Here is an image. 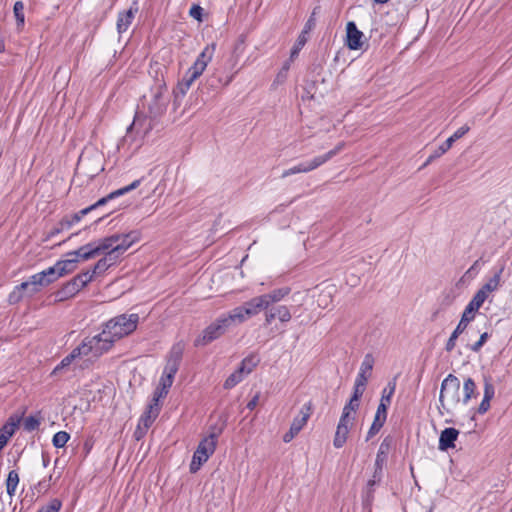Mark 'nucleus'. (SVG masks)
I'll use <instances>...</instances> for the list:
<instances>
[{
	"mask_svg": "<svg viewBox=\"0 0 512 512\" xmlns=\"http://www.w3.org/2000/svg\"><path fill=\"white\" fill-rule=\"evenodd\" d=\"M31 277V284H33L32 292L38 293L40 290L44 287H47L49 284V280L45 278V274H42V272L36 273Z\"/></svg>",
	"mask_w": 512,
	"mask_h": 512,
	"instance_id": "e433bc0d",
	"label": "nucleus"
},
{
	"mask_svg": "<svg viewBox=\"0 0 512 512\" xmlns=\"http://www.w3.org/2000/svg\"><path fill=\"white\" fill-rule=\"evenodd\" d=\"M152 92L153 96L148 104V116L151 120H155L161 117L167 109L168 98L165 96V93L167 92L166 85L159 84L152 90Z\"/></svg>",
	"mask_w": 512,
	"mask_h": 512,
	"instance_id": "0eeeda50",
	"label": "nucleus"
},
{
	"mask_svg": "<svg viewBox=\"0 0 512 512\" xmlns=\"http://www.w3.org/2000/svg\"><path fill=\"white\" fill-rule=\"evenodd\" d=\"M392 442L393 439L390 436H387L383 439L376 455L375 464L385 465Z\"/></svg>",
	"mask_w": 512,
	"mask_h": 512,
	"instance_id": "bb28decb",
	"label": "nucleus"
},
{
	"mask_svg": "<svg viewBox=\"0 0 512 512\" xmlns=\"http://www.w3.org/2000/svg\"><path fill=\"white\" fill-rule=\"evenodd\" d=\"M140 183H141V179H137V180L133 181L130 185L120 188L118 190H115V191L111 192L110 194H108L107 196L102 197L97 202L92 204L94 209L105 205L108 201H110L112 199H115L119 196H122V195L136 189L140 185Z\"/></svg>",
	"mask_w": 512,
	"mask_h": 512,
	"instance_id": "a211bd4d",
	"label": "nucleus"
},
{
	"mask_svg": "<svg viewBox=\"0 0 512 512\" xmlns=\"http://www.w3.org/2000/svg\"><path fill=\"white\" fill-rule=\"evenodd\" d=\"M355 420L354 414H348L347 412H342V415L340 417V420L338 424H344L349 426V424H353V421Z\"/></svg>",
	"mask_w": 512,
	"mask_h": 512,
	"instance_id": "338daca9",
	"label": "nucleus"
},
{
	"mask_svg": "<svg viewBox=\"0 0 512 512\" xmlns=\"http://www.w3.org/2000/svg\"><path fill=\"white\" fill-rule=\"evenodd\" d=\"M267 308L268 307L262 295H259L244 302L242 305L233 308L229 312L238 325L244 323L249 318L258 315L261 311L266 312Z\"/></svg>",
	"mask_w": 512,
	"mask_h": 512,
	"instance_id": "39448f33",
	"label": "nucleus"
},
{
	"mask_svg": "<svg viewBox=\"0 0 512 512\" xmlns=\"http://www.w3.org/2000/svg\"><path fill=\"white\" fill-rule=\"evenodd\" d=\"M488 298L487 294H485L484 291H481L480 289L475 293L473 298L470 300L468 305L465 307L464 311L467 312V314H471L475 317V313L480 309V307L483 305L485 300Z\"/></svg>",
	"mask_w": 512,
	"mask_h": 512,
	"instance_id": "393cba45",
	"label": "nucleus"
},
{
	"mask_svg": "<svg viewBox=\"0 0 512 512\" xmlns=\"http://www.w3.org/2000/svg\"><path fill=\"white\" fill-rule=\"evenodd\" d=\"M172 384L173 382L167 381V379L162 376L159 381V385L153 392V399L151 403L159 404V400L168 394L169 388L172 386Z\"/></svg>",
	"mask_w": 512,
	"mask_h": 512,
	"instance_id": "cd10ccee",
	"label": "nucleus"
},
{
	"mask_svg": "<svg viewBox=\"0 0 512 512\" xmlns=\"http://www.w3.org/2000/svg\"><path fill=\"white\" fill-rule=\"evenodd\" d=\"M92 210H94L93 205L86 207V208L72 214L71 216H72L73 220L75 221V223H78L85 215H87Z\"/></svg>",
	"mask_w": 512,
	"mask_h": 512,
	"instance_id": "69168bd1",
	"label": "nucleus"
},
{
	"mask_svg": "<svg viewBox=\"0 0 512 512\" xmlns=\"http://www.w3.org/2000/svg\"><path fill=\"white\" fill-rule=\"evenodd\" d=\"M234 76L235 73L225 74V77H216L213 74H211L206 79L205 87L213 91H217L229 85L232 82Z\"/></svg>",
	"mask_w": 512,
	"mask_h": 512,
	"instance_id": "412c9836",
	"label": "nucleus"
},
{
	"mask_svg": "<svg viewBox=\"0 0 512 512\" xmlns=\"http://www.w3.org/2000/svg\"><path fill=\"white\" fill-rule=\"evenodd\" d=\"M237 325L230 312L222 314L208 325L194 340V346H206L223 336L232 326Z\"/></svg>",
	"mask_w": 512,
	"mask_h": 512,
	"instance_id": "f257e3e1",
	"label": "nucleus"
},
{
	"mask_svg": "<svg viewBox=\"0 0 512 512\" xmlns=\"http://www.w3.org/2000/svg\"><path fill=\"white\" fill-rule=\"evenodd\" d=\"M453 145L452 139H447L445 142H443L440 146H438L434 151V157H441L443 154H445Z\"/></svg>",
	"mask_w": 512,
	"mask_h": 512,
	"instance_id": "4d7b16f0",
	"label": "nucleus"
},
{
	"mask_svg": "<svg viewBox=\"0 0 512 512\" xmlns=\"http://www.w3.org/2000/svg\"><path fill=\"white\" fill-rule=\"evenodd\" d=\"M77 263H78L77 258L59 260L56 262L57 270H59L60 275L64 276V275L72 272L76 268Z\"/></svg>",
	"mask_w": 512,
	"mask_h": 512,
	"instance_id": "f704fd0d",
	"label": "nucleus"
},
{
	"mask_svg": "<svg viewBox=\"0 0 512 512\" xmlns=\"http://www.w3.org/2000/svg\"><path fill=\"white\" fill-rule=\"evenodd\" d=\"M364 34L360 31L355 22L349 21L346 25V46L351 50H359L362 48Z\"/></svg>",
	"mask_w": 512,
	"mask_h": 512,
	"instance_id": "f8f14e48",
	"label": "nucleus"
},
{
	"mask_svg": "<svg viewBox=\"0 0 512 512\" xmlns=\"http://www.w3.org/2000/svg\"><path fill=\"white\" fill-rule=\"evenodd\" d=\"M14 16L17 22V28L21 30L25 24V15H24V4L22 1H16L13 7Z\"/></svg>",
	"mask_w": 512,
	"mask_h": 512,
	"instance_id": "58836bf2",
	"label": "nucleus"
},
{
	"mask_svg": "<svg viewBox=\"0 0 512 512\" xmlns=\"http://www.w3.org/2000/svg\"><path fill=\"white\" fill-rule=\"evenodd\" d=\"M42 274H45V278L49 280V284L57 281L62 275L59 274V270H57V264L55 263L54 266L49 267L46 270L41 271Z\"/></svg>",
	"mask_w": 512,
	"mask_h": 512,
	"instance_id": "3c124183",
	"label": "nucleus"
},
{
	"mask_svg": "<svg viewBox=\"0 0 512 512\" xmlns=\"http://www.w3.org/2000/svg\"><path fill=\"white\" fill-rule=\"evenodd\" d=\"M75 224L71 215L64 216L46 235L44 241L62 233L64 230L70 229Z\"/></svg>",
	"mask_w": 512,
	"mask_h": 512,
	"instance_id": "b1692460",
	"label": "nucleus"
},
{
	"mask_svg": "<svg viewBox=\"0 0 512 512\" xmlns=\"http://www.w3.org/2000/svg\"><path fill=\"white\" fill-rule=\"evenodd\" d=\"M439 402L442 408L448 413L456 407L462 399L460 398V380L453 374H449L441 383Z\"/></svg>",
	"mask_w": 512,
	"mask_h": 512,
	"instance_id": "f03ea898",
	"label": "nucleus"
},
{
	"mask_svg": "<svg viewBox=\"0 0 512 512\" xmlns=\"http://www.w3.org/2000/svg\"><path fill=\"white\" fill-rule=\"evenodd\" d=\"M93 279V274H90V271H85L82 273H79L75 277H73L71 280L75 281V284H77L79 290H81L83 287H85L89 282H91Z\"/></svg>",
	"mask_w": 512,
	"mask_h": 512,
	"instance_id": "79ce46f5",
	"label": "nucleus"
},
{
	"mask_svg": "<svg viewBox=\"0 0 512 512\" xmlns=\"http://www.w3.org/2000/svg\"><path fill=\"white\" fill-rule=\"evenodd\" d=\"M504 271V267H501L498 271L495 272L493 277H491L482 287L480 288L481 291H484L487 296L489 293L495 291L500 286V280L501 275Z\"/></svg>",
	"mask_w": 512,
	"mask_h": 512,
	"instance_id": "c85d7f7f",
	"label": "nucleus"
},
{
	"mask_svg": "<svg viewBox=\"0 0 512 512\" xmlns=\"http://www.w3.org/2000/svg\"><path fill=\"white\" fill-rule=\"evenodd\" d=\"M139 315L136 313L132 314H121L110 319L105 324L107 333H110L114 339L119 340L125 336L133 333L138 325Z\"/></svg>",
	"mask_w": 512,
	"mask_h": 512,
	"instance_id": "7ed1b4c3",
	"label": "nucleus"
},
{
	"mask_svg": "<svg viewBox=\"0 0 512 512\" xmlns=\"http://www.w3.org/2000/svg\"><path fill=\"white\" fill-rule=\"evenodd\" d=\"M138 12L137 2L134 1L133 5L127 10L118 14L117 18V31L122 34L127 31L131 25L135 14Z\"/></svg>",
	"mask_w": 512,
	"mask_h": 512,
	"instance_id": "dca6fc26",
	"label": "nucleus"
},
{
	"mask_svg": "<svg viewBox=\"0 0 512 512\" xmlns=\"http://www.w3.org/2000/svg\"><path fill=\"white\" fill-rule=\"evenodd\" d=\"M24 296V293L18 290V288L15 286L13 291L8 296V302L10 304H17L23 299Z\"/></svg>",
	"mask_w": 512,
	"mask_h": 512,
	"instance_id": "680f3d73",
	"label": "nucleus"
},
{
	"mask_svg": "<svg viewBox=\"0 0 512 512\" xmlns=\"http://www.w3.org/2000/svg\"><path fill=\"white\" fill-rule=\"evenodd\" d=\"M315 12L311 14L309 19L306 21L305 26L301 33H304L305 35L308 34L314 27H315Z\"/></svg>",
	"mask_w": 512,
	"mask_h": 512,
	"instance_id": "774afa93",
	"label": "nucleus"
},
{
	"mask_svg": "<svg viewBox=\"0 0 512 512\" xmlns=\"http://www.w3.org/2000/svg\"><path fill=\"white\" fill-rule=\"evenodd\" d=\"M73 361V355H67L64 357L61 362L53 369L51 372V376H56L60 373L62 369L69 366Z\"/></svg>",
	"mask_w": 512,
	"mask_h": 512,
	"instance_id": "6e6d98bb",
	"label": "nucleus"
},
{
	"mask_svg": "<svg viewBox=\"0 0 512 512\" xmlns=\"http://www.w3.org/2000/svg\"><path fill=\"white\" fill-rule=\"evenodd\" d=\"M160 413V406L156 403H150L147 410L141 415L138 424L143 426V429H149L155 419Z\"/></svg>",
	"mask_w": 512,
	"mask_h": 512,
	"instance_id": "6ab92c4d",
	"label": "nucleus"
},
{
	"mask_svg": "<svg viewBox=\"0 0 512 512\" xmlns=\"http://www.w3.org/2000/svg\"><path fill=\"white\" fill-rule=\"evenodd\" d=\"M194 80H190L188 76L184 75L182 80L178 83L176 90H174L175 96L178 97V95L184 96Z\"/></svg>",
	"mask_w": 512,
	"mask_h": 512,
	"instance_id": "de8ad7c7",
	"label": "nucleus"
},
{
	"mask_svg": "<svg viewBox=\"0 0 512 512\" xmlns=\"http://www.w3.org/2000/svg\"><path fill=\"white\" fill-rule=\"evenodd\" d=\"M470 131V127L468 125H463L459 129H457L453 135H451L448 139H452L453 143L458 139L462 138Z\"/></svg>",
	"mask_w": 512,
	"mask_h": 512,
	"instance_id": "e2e57ef3",
	"label": "nucleus"
},
{
	"mask_svg": "<svg viewBox=\"0 0 512 512\" xmlns=\"http://www.w3.org/2000/svg\"><path fill=\"white\" fill-rule=\"evenodd\" d=\"M91 347L92 346L89 345V343H88V338H85L82 341L81 345L74 348L69 355H73V360L80 356H87V355L91 354Z\"/></svg>",
	"mask_w": 512,
	"mask_h": 512,
	"instance_id": "ea45409f",
	"label": "nucleus"
},
{
	"mask_svg": "<svg viewBox=\"0 0 512 512\" xmlns=\"http://www.w3.org/2000/svg\"><path fill=\"white\" fill-rule=\"evenodd\" d=\"M94 243V248L97 249V255H100L101 253H104L105 254L112 250L115 246H112L111 244V240H110V237H105L103 239H100L99 242L96 244L95 242Z\"/></svg>",
	"mask_w": 512,
	"mask_h": 512,
	"instance_id": "49530a36",
	"label": "nucleus"
},
{
	"mask_svg": "<svg viewBox=\"0 0 512 512\" xmlns=\"http://www.w3.org/2000/svg\"><path fill=\"white\" fill-rule=\"evenodd\" d=\"M184 350L185 343L182 340L174 343L167 355V359L181 363Z\"/></svg>",
	"mask_w": 512,
	"mask_h": 512,
	"instance_id": "2f4dec72",
	"label": "nucleus"
},
{
	"mask_svg": "<svg viewBox=\"0 0 512 512\" xmlns=\"http://www.w3.org/2000/svg\"><path fill=\"white\" fill-rule=\"evenodd\" d=\"M386 419L387 408L384 405H378L372 425L367 432L366 441L372 439L381 430L386 422Z\"/></svg>",
	"mask_w": 512,
	"mask_h": 512,
	"instance_id": "2eb2a0df",
	"label": "nucleus"
},
{
	"mask_svg": "<svg viewBox=\"0 0 512 512\" xmlns=\"http://www.w3.org/2000/svg\"><path fill=\"white\" fill-rule=\"evenodd\" d=\"M16 287L18 288V290L23 292L24 295L26 294L29 297H32L36 294V293L32 292L33 284H31V277H29V279L27 281L22 282L21 284L17 285Z\"/></svg>",
	"mask_w": 512,
	"mask_h": 512,
	"instance_id": "052dcab7",
	"label": "nucleus"
},
{
	"mask_svg": "<svg viewBox=\"0 0 512 512\" xmlns=\"http://www.w3.org/2000/svg\"><path fill=\"white\" fill-rule=\"evenodd\" d=\"M79 291L80 290L77 284H75V281L70 280L54 293L55 302H63L68 300L74 297Z\"/></svg>",
	"mask_w": 512,
	"mask_h": 512,
	"instance_id": "aec40b11",
	"label": "nucleus"
},
{
	"mask_svg": "<svg viewBox=\"0 0 512 512\" xmlns=\"http://www.w3.org/2000/svg\"><path fill=\"white\" fill-rule=\"evenodd\" d=\"M350 427L344 424H338L335 437L333 440V445L335 448H342L346 443Z\"/></svg>",
	"mask_w": 512,
	"mask_h": 512,
	"instance_id": "7c9ffc66",
	"label": "nucleus"
},
{
	"mask_svg": "<svg viewBox=\"0 0 512 512\" xmlns=\"http://www.w3.org/2000/svg\"><path fill=\"white\" fill-rule=\"evenodd\" d=\"M395 389L396 381L393 379L392 381H389L387 386L383 389L379 405L383 406L384 404V406L388 409L391 404V398L395 392Z\"/></svg>",
	"mask_w": 512,
	"mask_h": 512,
	"instance_id": "473e14b6",
	"label": "nucleus"
},
{
	"mask_svg": "<svg viewBox=\"0 0 512 512\" xmlns=\"http://www.w3.org/2000/svg\"><path fill=\"white\" fill-rule=\"evenodd\" d=\"M39 425L40 419L36 418L35 416H28L24 420V429L29 432L38 429Z\"/></svg>",
	"mask_w": 512,
	"mask_h": 512,
	"instance_id": "5fc2aeb1",
	"label": "nucleus"
},
{
	"mask_svg": "<svg viewBox=\"0 0 512 512\" xmlns=\"http://www.w3.org/2000/svg\"><path fill=\"white\" fill-rule=\"evenodd\" d=\"M291 289L289 287H282L278 289H274L269 293L262 294L264 301L266 302L267 307L272 306L274 303L280 302L284 299L289 293Z\"/></svg>",
	"mask_w": 512,
	"mask_h": 512,
	"instance_id": "5701e85b",
	"label": "nucleus"
},
{
	"mask_svg": "<svg viewBox=\"0 0 512 512\" xmlns=\"http://www.w3.org/2000/svg\"><path fill=\"white\" fill-rule=\"evenodd\" d=\"M205 69L206 66L195 61L194 64L186 71L185 75L188 76L190 80L195 81L204 72Z\"/></svg>",
	"mask_w": 512,
	"mask_h": 512,
	"instance_id": "c03bdc74",
	"label": "nucleus"
},
{
	"mask_svg": "<svg viewBox=\"0 0 512 512\" xmlns=\"http://www.w3.org/2000/svg\"><path fill=\"white\" fill-rule=\"evenodd\" d=\"M475 317L471 314H467L466 311H463L462 313V316H461V319L458 323V325L456 326V328L454 329V331L452 332V334L450 335L448 341L446 342V345H445V350L447 352H451L453 351V349L455 348L456 346V340L457 338L459 337L460 334H462L465 329L467 328L468 324L474 319Z\"/></svg>",
	"mask_w": 512,
	"mask_h": 512,
	"instance_id": "ddd939ff",
	"label": "nucleus"
},
{
	"mask_svg": "<svg viewBox=\"0 0 512 512\" xmlns=\"http://www.w3.org/2000/svg\"><path fill=\"white\" fill-rule=\"evenodd\" d=\"M115 341L117 340L114 339L110 333H107L105 328L98 335L92 338H88L89 345L93 346L91 347L92 356L99 357L108 352L112 348Z\"/></svg>",
	"mask_w": 512,
	"mask_h": 512,
	"instance_id": "1a4fd4ad",
	"label": "nucleus"
},
{
	"mask_svg": "<svg viewBox=\"0 0 512 512\" xmlns=\"http://www.w3.org/2000/svg\"><path fill=\"white\" fill-rule=\"evenodd\" d=\"M276 318L279 319L281 323H286L291 320L292 314L285 305H272L266 309L264 325H270Z\"/></svg>",
	"mask_w": 512,
	"mask_h": 512,
	"instance_id": "9d476101",
	"label": "nucleus"
},
{
	"mask_svg": "<svg viewBox=\"0 0 512 512\" xmlns=\"http://www.w3.org/2000/svg\"><path fill=\"white\" fill-rule=\"evenodd\" d=\"M18 483H19V474H18V472L16 470H11L8 473V476H7V479H6V490H7V494L10 497H13L15 495Z\"/></svg>",
	"mask_w": 512,
	"mask_h": 512,
	"instance_id": "72a5a7b5",
	"label": "nucleus"
},
{
	"mask_svg": "<svg viewBox=\"0 0 512 512\" xmlns=\"http://www.w3.org/2000/svg\"><path fill=\"white\" fill-rule=\"evenodd\" d=\"M376 484H379V482H377L375 480H372V479L368 480L367 487H366V496H365V499H364V503L370 505L371 502L373 501V499H374V486Z\"/></svg>",
	"mask_w": 512,
	"mask_h": 512,
	"instance_id": "864d4df0",
	"label": "nucleus"
},
{
	"mask_svg": "<svg viewBox=\"0 0 512 512\" xmlns=\"http://www.w3.org/2000/svg\"><path fill=\"white\" fill-rule=\"evenodd\" d=\"M62 502L58 498L50 500L46 505L42 506L38 512H59Z\"/></svg>",
	"mask_w": 512,
	"mask_h": 512,
	"instance_id": "09e8293b",
	"label": "nucleus"
},
{
	"mask_svg": "<svg viewBox=\"0 0 512 512\" xmlns=\"http://www.w3.org/2000/svg\"><path fill=\"white\" fill-rule=\"evenodd\" d=\"M374 366V357L372 354L368 353L364 356V359L361 363L360 371L362 373H366L368 375H371V371Z\"/></svg>",
	"mask_w": 512,
	"mask_h": 512,
	"instance_id": "8fccbe9b",
	"label": "nucleus"
},
{
	"mask_svg": "<svg viewBox=\"0 0 512 512\" xmlns=\"http://www.w3.org/2000/svg\"><path fill=\"white\" fill-rule=\"evenodd\" d=\"M231 61H233V63L230 64L229 69H227L226 67H219V68H216L212 74L216 77H225V74H231V73H235V75H236L238 71L237 70L233 71L236 60L231 59Z\"/></svg>",
	"mask_w": 512,
	"mask_h": 512,
	"instance_id": "13d9d810",
	"label": "nucleus"
},
{
	"mask_svg": "<svg viewBox=\"0 0 512 512\" xmlns=\"http://www.w3.org/2000/svg\"><path fill=\"white\" fill-rule=\"evenodd\" d=\"M67 255H74L78 260H89L98 256L97 249L94 248V243L92 242L79 247L76 251L70 252Z\"/></svg>",
	"mask_w": 512,
	"mask_h": 512,
	"instance_id": "a878e982",
	"label": "nucleus"
},
{
	"mask_svg": "<svg viewBox=\"0 0 512 512\" xmlns=\"http://www.w3.org/2000/svg\"><path fill=\"white\" fill-rule=\"evenodd\" d=\"M18 426V422H7L4 424L0 430V437H4L5 442L7 443L8 440L13 436L15 433V430Z\"/></svg>",
	"mask_w": 512,
	"mask_h": 512,
	"instance_id": "37998d69",
	"label": "nucleus"
},
{
	"mask_svg": "<svg viewBox=\"0 0 512 512\" xmlns=\"http://www.w3.org/2000/svg\"><path fill=\"white\" fill-rule=\"evenodd\" d=\"M495 395V387L491 382V378H484V399L492 400Z\"/></svg>",
	"mask_w": 512,
	"mask_h": 512,
	"instance_id": "603ef678",
	"label": "nucleus"
},
{
	"mask_svg": "<svg viewBox=\"0 0 512 512\" xmlns=\"http://www.w3.org/2000/svg\"><path fill=\"white\" fill-rule=\"evenodd\" d=\"M216 48V44L212 43L211 45H207L203 51L198 55L196 62L202 63L204 66L207 67L208 63L211 61L214 51Z\"/></svg>",
	"mask_w": 512,
	"mask_h": 512,
	"instance_id": "4c0bfd02",
	"label": "nucleus"
},
{
	"mask_svg": "<svg viewBox=\"0 0 512 512\" xmlns=\"http://www.w3.org/2000/svg\"><path fill=\"white\" fill-rule=\"evenodd\" d=\"M459 436V431L455 428L449 427L442 430L439 437V450L447 451L455 447V441Z\"/></svg>",
	"mask_w": 512,
	"mask_h": 512,
	"instance_id": "f3484780",
	"label": "nucleus"
},
{
	"mask_svg": "<svg viewBox=\"0 0 512 512\" xmlns=\"http://www.w3.org/2000/svg\"><path fill=\"white\" fill-rule=\"evenodd\" d=\"M344 147V143H339L334 149L328 151L324 155L316 156L310 162L300 163L292 168L285 170L282 173V178H286L296 173H307L329 161L332 157L337 155Z\"/></svg>",
	"mask_w": 512,
	"mask_h": 512,
	"instance_id": "423d86ee",
	"label": "nucleus"
},
{
	"mask_svg": "<svg viewBox=\"0 0 512 512\" xmlns=\"http://www.w3.org/2000/svg\"><path fill=\"white\" fill-rule=\"evenodd\" d=\"M307 40H308L307 36L304 33H300V35L298 36L295 44L293 45V47L291 49L290 60L293 61L298 56L299 52L304 47V45L306 44Z\"/></svg>",
	"mask_w": 512,
	"mask_h": 512,
	"instance_id": "a19ab883",
	"label": "nucleus"
},
{
	"mask_svg": "<svg viewBox=\"0 0 512 512\" xmlns=\"http://www.w3.org/2000/svg\"><path fill=\"white\" fill-rule=\"evenodd\" d=\"M489 335L487 332H484L480 335V338L477 342H475L473 345H471L470 349L474 352L480 351L482 346L486 343Z\"/></svg>",
	"mask_w": 512,
	"mask_h": 512,
	"instance_id": "0e129e2a",
	"label": "nucleus"
},
{
	"mask_svg": "<svg viewBox=\"0 0 512 512\" xmlns=\"http://www.w3.org/2000/svg\"><path fill=\"white\" fill-rule=\"evenodd\" d=\"M311 412L312 403L308 402L304 404L299 412V415L293 419L289 431L283 435V441L285 443L291 442L294 437L303 429L308 419L310 418Z\"/></svg>",
	"mask_w": 512,
	"mask_h": 512,
	"instance_id": "6e6552de",
	"label": "nucleus"
},
{
	"mask_svg": "<svg viewBox=\"0 0 512 512\" xmlns=\"http://www.w3.org/2000/svg\"><path fill=\"white\" fill-rule=\"evenodd\" d=\"M69 439H70L69 433H67L66 431H59L54 434L52 443H53L54 447L62 448L66 445V443L69 441Z\"/></svg>",
	"mask_w": 512,
	"mask_h": 512,
	"instance_id": "a18cd8bd",
	"label": "nucleus"
},
{
	"mask_svg": "<svg viewBox=\"0 0 512 512\" xmlns=\"http://www.w3.org/2000/svg\"><path fill=\"white\" fill-rule=\"evenodd\" d=\"M251 363V367H256L258 360L254 356L246 357L240 363V366L235 370L224 382L225 389H231L243 380L244 371L247 363Z\"/></svg>",
	"mask_w": 512,
	"mask_h": 512,
	"instance_id": "9b49d317",
	"label": "nucleus"
},
{
	"mask_svg": "<svg viewBox=\"0 0 512 512\" xmlns=\"http://www.w3.org/2000/svg\"><path fill=\"white\" fill-rule=\"evenodd\" d=\"M221 432L222 429L220 428L217 432H211L209 436L203 438L200 441L190 463L191 473H196L200 469V467L209 459V457L215 452L217 439Z\"/></svg>",
	"mask_w": 512,
	"mask_h": 512,
	"instance_id": "20e7f679",
	"label": "nucleus"
},
{
	"mask_svg": "<svg viewBox=\"0 0 512 512\" xmlns=\"http://www.w3.org/2000/svg\"><path fill=\"white\" fill-rule=\"evenodd\" d=\"M203 12H204V9L200 5L193 4L189 10V15L192 18H194L195 20L202 22L203 21Z\"/></svg>",
	"mask_w": 512,
	"mask_h": 512,
	"instance_id": "bf43d9fd",
	"label": "nucleus"
},
{
	"mask_svg": "<svg viewBox=\"0 0 512 512\" xmlns=\"http://www.w3.org/2000/svg\"><path fill=\"white\" fill-rule=\"evenodd\" d=\"M122 238L119 244H117L111 251L117 257L124 253L134 243L138 242L141 237V233L137 230L130 231L126 234H121Z\"/></svg>",
	"mask_w": 512,
	"mask_h": 512,
	"instance_id": "4468645a",
	"label": "nucleus"
},
{
	"mask_svg": "<svg viewBox=\"0 0 512 512\" xmlns=\"http://www.w3.org/2000/svg\"><path fill=\"white\" fill-rule=\"evenodd\" d=\"M180 364L181 363L179 362L166 359V365L164 367L162 376H164V378L167 379V381L173 382L174 377L179 370Z\"/></svg>",
	"mask_w": 512,
	"mask_h": 512,
	"instance_id": "c9c22d12",
	"label": "nucleus"
},
{
	"mask_svg": "<svg viewBox=\"0 0 512 512\" xmlns=\"http://www.w3.org/2000/svg\"><path fill=\"white\" fill-rule=\"evenodd\" d=\"M476 389L475 381L470 377L466 378L463 384V404H467L473 397L477 396Z\"/></svg>",
	"mask_w": 512,
	"mask_h": 512,
	"instance_id": "c756f323",
	"label": "nucleus"
},
{
	"mask_svg": "<svg viewBox=\"0 0 512 512\" xmlns=\"http://www.w3.org/2000/svg\"><path fill=\"white\" fill-rule=\"evenodd\" d=\"M118 257L112 251H108L105 256L97 261V263L94 265L93 270L90 272V274H100L102 272H105L110 266L116 263Z\"/></svg>",
	"mask_w": 512,
	"mask_h": 512,
	"instance_id": "4be33fe9",
	"label": "nucleus"
}]
</instances>
